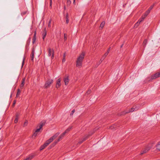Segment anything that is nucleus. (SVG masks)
I'll return each instance as SVG.
<instances>
[{"label":"nucleus","mask_w":160,"mask_h":160,"mask_svg":"<svg viewBox=\"0 0 160 160\" xmlns=\"http://www.w3.org/2000/svg\"><path fill=\"white\" fill-rule=\"evenodd\" d=\"M85 53L84 52L81 53L78 56V57L76 61V66L78 68H80L82 66V63L84 58Z\"/></svg>","instance_id":"nucleus-1"},{"label":"nucleus","mask_w":160,"mask_h":160,"mask_svg":"<svg viewBox=\"0 0 160 160\" xmlns=\"http://www.w3.org/2000/svg\"><path fill=\"white\" fill-rule=\"evenodd\" d=\"M59 134V132H57L53 136L51 137L48 140H47L44 144L45 147H46L47 146H48L51 142H52L53 141V140L55 139Z\"/></svg>","instance_id":"nucleus-2"},{"label":"nucleus","mask_w":160,"mask_h":160,"mask_svg":"<svg viewBox=\"0 0 160 160\" xmlns=\"http://www.w3.org/2000/svg\"><path fill=\"white\" fill-rule=\"evenodd\" d=\"M53 80L52 79H48L45 83L44 87L45 88L49 87L53 83Z\"/></svg>","instance_id":"nucleus-3"},{"label":"nucleus","mask_w":160,"mask_h":160,"mask_svg":"<svg viewBox=\"0 0 160 160\" xmlns=\"http://www.w3.org/2000/svg\"><path fill=\"white\" fill-rule=\"evenodd\" d=\"M139 108L138 105H137L136 106H134L133 108H132L130 109L127 112H125L124 113H127L130 112H132L134 111L137 110Z\"/></svg>","instance_id":"nucleus-4"},{"label":"nucleus","mask_w":160,"mask_h":160,"mask_svg":"<svg viewBox=\"0 0 160 160\" xmlns=\"http://www.w3.org/2000/svg\"><path fill=\"white\" fill-rule=\"evenodd\" d=\"M44 125L43 123H40L37 127V128L36 130V132L39 134L40 132V130L42 129V127Z\"/></svg>","instance_id":"nucleus-5"},{"label":"nucleus","mask_w":160,"mask_h":160,"mask_svg":"<svg viewBox=\"0 0 160 160\" xmlns=\"http://www.w3.org/2000/svg\"><path fill=\"white\" fill-rule=\"evenodd\" d=\"M44 125L43 123H40L37 127V128L36 130V132L39 134L40 132V130L42 129V127Z\"/></svg>","instance_id":"nucleus-6"},{"label":"nucleus","mask_w":160,"mask_h":160,"mask_svg":"<svg viewBox=\"0 0 160 160\" xmlns=\"http://www.w3.org/2000/svg\"><path fill=\"white\" fill-rule=\"evenodd\" d=\"M44 125L43 123H40L37 127V128L36 130V132L39 134L40 132V130L42 129V127Z\"/></svg>","instance_id":"nucleus-7"},{"label":"nucleus","mask_w":160,"mask_h":160,"mask_svg":"<svg viewBox=\"0 0 160 160\" xmlns=\"http://www.w3.org/2000/svg\"><path fill=\"white\" fill-rule=\"evenodd\" d=\"M48 50V56L50 57L52 55V59H53L54 57V52L53 49L49 48Z\"/></svg>","instance_id":"nucleus-8"},{"label":"nucleus","mask_w":160,"mask_h":160,"mask_svg":"<svg viewBox=\"0 0 160 160\" xmlns=\"http://www.w3.org/2000/svg\"><path fill=\"white\" fill-rule=\"evenodd\" d=\"M160 77V72H157L151 76V79L152 80L155 79Z\"/></svg>","instance_id":"nucleus-9"},{"label":"nucleus","mask_w":160,"mask_h":160,"mask_svg":"<svg viewBox=\"0 0 160 160\" xmlns=\"http://www.w3.org/2000/svg\"><path fill=\"white\" fill-rule=\"evenodd\" d=\"M66 134L65 133H64V132H63V133H62L59 137L58 138V140L57 141L55 142H54V143L53 144V146H54L58 142L60 141V140L62 139L64 137V135Z\"/></svg>","instance_id":"nucleus-10"},{"label":"nucleus","mask_w":160,"mask_h":160,"mask_svg":"<svg viewBox=\"0 0 160 160\" xmlns=\"http://www.w3.org/2000/svg\"><path fill=\"white\" fill-rule=\"evenodd\" d=\"M150 11L148 10H147L146 12L144 13V15H142V17L141 18V20L140 22L142 21L144 18L146 17L148 14L150 13Z\"/></svg>","instance_id":"nucleus-11"},{"label":"nucleus","mask_w":160,"mask_h":160,"mask_svg":"<svg viewBox=\"0 0 160 160\" xmlns=\"http://www.w3.org/2000/svg\"><path fill=\"white\" fill-rule=\"evenodd\" d=\"M61 80L60 78L58 79L57 81V83L56 85V88H59L61 85Z\"/></svg>","instance_id":"nucleus-12"},{"label":"nucleus","mask_w":160,"mask_h":160,"mask_svg":"<svg viewBox=\"0 0 160 160\" xmlns=\"http://www.w3.org/2000/svg\"><path fill=\"white\" fill-rule=\"evenodd\" d=\"M63 80L65 83V84L66 85H67L68 84L69 81L68 77V76H66L64 77L63 79Z\"/></svg>","instance_id":"nucleus-13"},{"label":"nucleus","mask_w":160,"mask_h":160,"mask_svg":"<svg viewBox=\"0 0 160 160\" xmlns=\"http://www.w3.org/2000/svg\"><path fill=\"white\" fill-rule=\"evenodd\" d=\"M34 157L33 154H31L28 156L25 159L23 160H31Z\"/></svg>","instance_id":"nucleus-14"},{"label":"nucleus","mask_w":160,"mask_h":160,"mask_svg":"<svg viewBox=\"0 0 160 160\" xmlns=\"http://www.w3.org/2000/svg\"><path fill=\"white\" fill-rule=\"evenodd\" d=\"M25 81V78L22 79V83H21L20 87L21 88H22L24 86Z\"/></svg>","instance_id":"nucleus-15"},{"label":"nucleus","mask_w":160,"mask_h":160,"mask_svg":"<svg viewBox=\"0 0 160 160\" xmlns=\"http://www.w3.org/2000/svg\"><path fill=\"white\" fill-rule=\"evenodd\" d=\"M88 135H86V136H85V137L82 138V141H80L79 142V143L80 144L82 143L83 141H84L85 140H86L87 139V138H88Z\"/></svg>","instance_id":"nucleus-16"},{"label":"nucleus","mask_w":160,"mask_h":160,"mask_svg":"<svg viewBox=\"0 0 160 160\" xmlns=\"http://www.w3.org/2000/svg\"><path fill=\"white\" fill-rule=\"evenodd\" d=\"M34 48H33L32 49V52L31 53L30 57L31 58V59L32 60H33L34 58Z\"/></svg>","instance_id":"nucleus-17"},{"label":"nucleus","mask_w":160,"mask_h":160,"mask_svg":"<svg viewBox=\"0 0 160 160\" xmlns=\"http://www.w3.org/2000/svg\"><path fill=\"white\" fill-rule=\"evenodd\" d=\"M106 57L103 55L101 58L100 60L98 63L96 67H97L101 63L102 61Z\"/></svg>","instance_id":"nucleus-18"},{"label":"nucleus","mask_w":160,"mask_h":160,"mask_svg":"<svg viewBox=\"0 0 160 160\" xmlns=\"http://www.w3.org/2000/svg\"><path fill=\"white\" fill-rule=\"evenodd\" d=\"M106 57L103 55L101 58L100 60L98 63L96 67H97L101 63L102 61Z\"/></svg>","instance_id":"nucleus-19"},{"label":"nucleus","mask_w":160,"mask_h":160,"mask_svg":"<svg viewBox=\"0 0 160 160\" xmlns=\"http://www.w3.org/2000/svg\"><path fill=\"white\" fill-rule=\"evenodd\" d=\"M106 57L103 55L101 58L100 60L98 63L96 67H97L101 63L102 61Z\"/></svg>","instance_id":"nucleus-20"},{"label":"nucleus","mask_w":160,"mask_h":160,"mask_svg":"<svg viewBox=\"0 0 160 160\" xmlns=\"http://www.w3.org/2000/svg\"><path fill=\"white\" fill-rule=\"evenodd\" d=\"M46 34H47V32H46V29H45L44 30V32H43V33L42 34V38H43V40H44L45 38V37H46Z\"/></svg>","instance_id":"nucleus-21"},{"label":"nucleus","mask_w":160,"mask_h":160,"mask_svg":"<svg viewBox=\"0 0 160 160\" xmlns=\"http://www.w3.org/2000/svg\"><path fill=\"white\" fill-rule=\"evenodd\" d=\"M141 18L135 24V26H134V27L137 28L139 26V24H140L141 22H140L141 21Z\"/></svg>","instance_id":"nucleus-22"},{"label":"nucleus","mask_w":160,"mask_h":160,"mask_svg":"<svg viewBox=\"0 0 160 160\" xmlns=\"http://www.w3.org/2000/svg\"><path fill=\"white\" fill-rule=\"evenodd\" d=\"M72 126H70L68 127V128L64 132V133H65L66 134L68 133L72 128Z\"/></svg>","instance_id":"nucleus-23"},{"label":"nucleus","mask_w":160,"mask_h":160,"mask_svg":"<svg viewBox=\"0 0 160 160\" xmlns=\"http://www.w3.org/2000/svg\"><path fill=\"white\" fill-rule=\"evenodd\" d=\"M18 118H19V115L18 114H17L16 115V118L14 120V122L15 123H17L18 122Z\"/></svg>","instance_id":"nucleus-24"},{"label":"nucleus","mask_w":160,"mask_h":160,"mask_svg":"<svg viewBox=\"0 0 160 160\" xmlns=\"http://www.w3.org/2000/svg\"><path fill=\"white\" fill-rule=\"evenodd\" d=\"M150 148L149 147H148L144 148L143 150L144 152L145 153L147 152H148L150 149Z\"/></svg>","instance_id":"nucleus-25"},{"label":"nucleus","mask_w":160,"mask_h":160,"mask_svg":"<svg viewBox=\"0 0 160 160\" xmlns=\"http://www.w3.org/2000/svg\"><path fill=\"white\" fill-rule=\"evenodd\" d=\"M36 39V32H35L33 36V37L32 39V43H34V42H35Z\"/></svg>","instance_id":"nucleus-26"},{"label":"nucleus","mask_w":160,"mask_h":160,"mask_svg":"<svg viewBox=\"0 0 160 160\" xmlns=\"http://www.w3.org/2000/svg\"><path fill=\"white\" fill-rule=\"evenodd\" d=\"M105 24V22H102V23L101 24L100 26V28H101V29H102L103 28Z\"/></svg>","instance_id":"nucleus-27"},{"label":"nucleus","mask_w":160,"mask_h":160,"mask_svg":"<svg viewBox=\"0 0 160 160\" xmlns=\"http://www.w3.org/2000/svg\"><path fill=\"white\" fill-rule=\"evenodd\" d=\"M66 22L67 24H68L69 22V19H68V13L67 14L66 17Z\"/></svg>","instance_id":"nucleus-28"},{"label":"nucleus","mask_w":160,"mask_h":160,"mask_svg":"<svg viewBox=\"0 0 160 160\" xmlns=\"http://www.w3.org/2000/svg\"><path fill=\"white\" fill-rule=\"evenodd\" d=\"M20 93H21L20 90L19 89H18L16 97H18L19 96V95L20 94Z\"/></svg>","instance_id":"nucleus-29"},{"label":"nucleus","mask_w":160,"mask_h":160,"mask_svg":"<svg viewBox=\"0 0 160 160\" xmlns=\"http://www.w3.org/2000/svg\"><path fill=\"white\" fill-rule=\"evenodd\" d=\"M156 147L157 149L160 151V142H159L158 144L156 145Z\"/></svg>","instance_id":"nucleus-30"},{"label":"nucleus","mask_w":160,"mask_h":160,"mask_svg":"<svg viewBox=\"0 0 160 160\" xmlns=\"http://www.w3.org/2000/svg\"><path fill=\"white\" fill-rule=\"evenodd\" d=\"M65 57H66V55L65 53H64L63 56V58L62 60V62H64L65 61Z\"/></svg>","instance_id":"nucleus-31"},{"label":"nucleus","mask_w":160,"mask_h":160,"mask_svg":"<svg viewBox=\"0 0 160 160\" xmlns=\"http://www.w3.org/2000/svg\"><path fill=\"white\" fill-rule=\"evenodd\" d=\"M51 20L50 19L49 20L48 23V27L50 28L51 27Z\"/></svg>","instance_id":"nucleus-32"},{"label":"nucleus","mask_w":160,"mask_h":160,"mask_svg":"<svg viewBox=\"0 0 160 160\" xmlns=\"http://www.w3.org/2000/svg\"><path fill=\"white\" fill-rule=\"evenodd\" d=\"M147 43V40L146 39L143 42V45L144 46L146 45Z\"/></svg>","instance_id":"nucleus-33"},{"label":"nucleus","mask_w":160,"mask_h":160,"mask_svg":"<svg viewBox=\"0 0 160 160\" xmlns=\"http://www.w3.org/2000/svg\"><path fill=\"white\" fill-rule=\"evenodd\" d=\"M28 121L27 120H26L25 121V122L24 123V124H23V126L24 127H25L26 126H27L28 125Z\"/></svg>","instance_id":"nucleus-34"},{"label":"nucleus","mask_w":160,"mask_h":160,"mask_svg":"<svg viewBox=\"0 0 160 160\" xmlns=\"http://www.w3.org/2000/svg\"><path fill=\"white\" fill-rule=\"evenodd\" d=\"M38 134V133H37V132H36L35 131V132H34V133H33V135H32V137H36L37 135Z\"/></svg>","instance_id":"nucleus-35"},{"label":"nucleus","mask_w":160,"mask_h":160,"mask_svg":"<svg viewBox=\"0 0 160 160\" xmlns=\"http://www.w3.org/2000/svg\"><path fill=\"white\" fill-rule=\"evenodd\" d=\"M45 147H45V146H44V145L43 144V145H42L41 146V147H40V150H42L44 148H45Z\"/></svg>","instance_id":"nucleus-36"},{"label":"nucleus","mask_w":160,"mask_h":160,"mask_svg":"<svg viewBox=\"0 0 160 160\" xmlns=\"http://www.w3.org/2000/svg\"><path fill=\"white\" fill-rule=\"evenodd\" d=\"M154 6V5H152L149 8V9H148V10H149V11H150L152 9Z\"/></svg>","instance_id":"nucleus-37"},{"label":"nucleus","mask_w":160,"mask_h":160,"mask_svg":"<svg viewBox=\"0 0 160 160\" xmlns=\"http://www.w3.org/2000/svg\"><path fill=\"white\" fill-rule=\"evenodd\" d=\"M71 2L70 0H68L67 1V5H69L71 4Z\"/></svg>","instance_id":"nucleus-38"},{"label":"nucleus","mask_w":160,"mask_h":160,"mask_svg":"<svg viewBox=\"0 0 160 160\" xmlns=\"http://www.w3.org/2000/svg\"><path fill=\"white\" fill-rule=\"evenodd\" d=\"M116 126L114 125L110 127V128L111 129H113V128H116Z\"/></svg>","instance_id":"nucleus-39"},{"label":"nucleus","mask_w":160,"mask_h":160,"mask_svg":"<svg viewBox=\"0 0 160 160\" xmlns=\"http://www.w3.org/2000/svg\"><path fill=\"white\" fill-rule=\"evenodd\" d=\"M64 39L65 40H66L67 39L66 35L65 34H64Z\"/></svg>","instance_id":"nucleus-40"},{"label":"nucleus","mask_w":160,"mask_h":160,"mask_svg":"<svg viewBox=\"0 0 160 160\" xmlns=\"http://www.w3.org/2000/svg\"><path fill=\"white\" fill-rule=\"evenodd\" d=\"M91 92V90H89L87 92V93L88 94H89Z\"/></svg>","instance_id":"nucleus-41"},{"label":"nucleus","mask_w":160,"mask_h":160,"mask_svg":"<svg viewBox=\"0 0 160 160\" xmlns=\"http://www.w3.org/2000/svg\"><path fill=\"white\" fill-rule=\"evenodd\" d=\"M16 101L15 100H14L13 102V105H12V106L13 107H14V105H15V104L16 103Z\"/></svg>","instance_id":"nucleus-42"},{"label":"nucleus","mask_w":160,"mask_h":160,"mask_svg":"<svg viewBox=\"0 0 160 160\" xmlns=\"http://www.w3.org/2000/svg\"><path fill=\"white\" fill-rule=\"evenodd\" d=\"M144 153H145V152H144L143 150H142L141 151V153H140V154L142 155Z\"/></svg>","instance_id":"nucleus-43"},{"label":"nucleus","mask_w":160,"mask_h":160,"mask_svg":"<svg viewBox=\"0 0 160 160\" xmlns=\"http://www.w3.org/2000/svg\"><path fill=\"white\" fill-rule=\"evenodd\" d=\"M144 153H145V152H144L143 150H142L141 151V153H140V154L142 155Z\"/></svg>","instance_id":"nucleus-44"},{"label":"nucleus","mask_w":160,"mask_h":160,"mask_svg":"<svg viewBox=\"0 0 160 160\" xmlns=\"http://www.w3.org/2000/svg\"><path fill=\"white\" fill-rule=\"evenodd\" d=\"M52 0H50V7L51 8H52Z\"/></svg>","instance_id":"nucleus-45"},{"label":"nucleus","mask_w":160,"mask_h":160,"mask_svg":"<svg viewBox=\"0 0 160 160\" xmlns=\"http://www.w3.org/2000/svg\"><path fill=\"white\" fill-rule=\"evenodd\" d=\"M108 53L107 52H106L104 55V56L105 57H106V56H107V55H108Z\"/></svg>","instance_id":"nucleus-46"},{"label":"nucleus","mask_w":160,"mask_h":160,"mask_svg":"<svg viewBox=\"0 0 160 160\" xmlns=\"http://www.w3.org/2000/svg\"><path fill=\"white\" fill-rule=\"evenodd\" d=\"M24 60H25V58H23V61H22V66L23 65Z\"/></svg>","instance_id":"nucleus-47"},{"label":"nucleus","mask_w":160,"mask_h":160,"mask_svg":"<svg viewBox=\"0 0 160 160\" xmlns=\"http://www.w3.org/2000/svg\"><path fill=\"white\" fill-rule=\"evenodd\" d=\"M110 48H109V49H108V51H107V52L108 53H109V51H110Z\"/></svg>","instance_id":"nucleus-48"},{"label":"nucleus","mask_w":160,"mask_h":160,"mask_svg":"<svg viewBox=\"0 0 160 160\" xmlns=\"http://www.w3.org/2000/svg\"><path fill=\"white\" fill-rule=\"evenodd\" d=\"M30 39H28L27 41V42L29 43L30 42Z\"/></svg>","instance_id":"nucleus-49"},{"label":"nucleus","mask_w":160,"mask_h":160,"mask_svg":"<svg viewBox=\"0 0 160 160\" xmlns=\"http://www.w3.org/2000/svg\"><path fill=\"white\" fill-rule=\"evenodd\" d=\"M73 3L75 5V4H76L75 0H73Z\"/></svg>","instance_id":"nucleus-50"},{"label":"nucleus","mask_w":160,"mask_h":160,"mask_svg":"<svg viewBox=\"0 0 160 160\" xmlns=\"http://www.w3.org/2000/svg\"><path fill=\"white\" fill-rule=\"evenodd\" d=\"M75 111V110H73L72 111V114H73V113H74Z\"/></svg>","instance_id":"nucleus-51"},{"label":"nucleus","mask_w":160,"mask_h":160,"mask_svg":"<svg viewBox=\"0 0 160 160\" xmlns=\"http://www.w3.org/2000/svg\"><path fill=\"white\" fill-rule=\"evenodd\" d=\"M64 9H66V7L65 6L64 7Z\"/></svg>","instance_id":"nucleus-52"},{"label":"nucleus","mask_w":160,"mask_h":160,"mask_svg":"<svg viewBox=\"0 0 160 160\" xmlns=\"http://www.w3.org/2000/svg\"><path fill=\"white\" fill-rule=\"evenodd\" d=\"M122 45H121V47H122Z\"/></svg>","instance_id":"nucleus-53"}]
</instances>
